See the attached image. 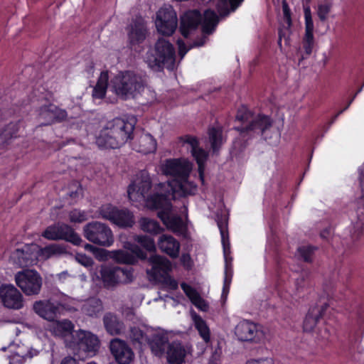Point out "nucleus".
Returning a JSON list of instances; mask_svg holds the SVG:
<instances>
[{
    "instance_id": "15",
    "label": "nucleus",
    "mask_w": 364,
    "mask_h": 364,
    "mask_svg": "<svg viewBox=\"0 0 364 364\" xmlns=\"http://www.w3.org/2000/svg\"><path fill=\"white\" fill-rule=\"evenodd\" d=\"M37 245L25 244L21 248H16L11 255V260L18 267H32L37 264Z\"/></svg>"
},
{
    "instance_id": "37",
    "label": "nucleus",
    "mask_w": 364,
    "mask_h": 364,
    "mask_svg": "<svg viewBox=\"0 0 364 364\" xmlns=\"http://www.w3.org/2000/svg\"><path fill=\"white\" fill-rule=\"evenodd\" d=\"M244 0H218L217 10L221 17L228 16L235 12Z\"/></svg>"
},
{
    "instance_id": "34",
    "label": "nucleus",
    "mask_w": 364,
    "mask_h": 364,
    "mask_svg": "<svg viewBox=\"0 0 364 364\" xmlns=\"http://www.w3.org/2000/svg\"><path fill=\"white\" fill-rule=\"evenodd\" d=\"M36 250L37 252L38 259H41L44 260L65 252V247L58 244H50L44 247H41L37 245V249Z\"/></svg>"
},
{
    "instance_id": "30",
    "label": "nucleus",
    "mask_w": 364,
    "mask_h": 364,
    "mask_svg": "<svg viewBox=\"0 0 364 364\" xmlns=\"http://www.w3.org/2000/svg\"><path fill=\"white\" fill-rule=\"evenodd\" d=\"M20 121L11 122L0 128V146L2 147L9 144V141L13 138H16L18 135L20 129Z\"/></svg>"
},
{
    "instance_id": "46",
    "label": "nucleus",
    "mask_w": 364,
    "mask_h": 364,
    "mask_svg": "<svg viewBox=\"0 0 364 364\" xmlns=\"http://www.w3.org/2000/svg\"><path fill=\"white\" fill-rule=\"evenodd\" d=\"M58 328L63 333L65 337L66 346H68V340H71L72 334L77 331L73 330V323L70 321L65 319L58 323Z\"/></svg>"
},
{
    "instance_id": "14",
    "label": "nucleus",
    "mask_w": 364,
    "mask_h": 364,
    "mask_svg": "<svg viewBox=\"0 0 364 364\" xmlns=\"http://www.w3.org/2000/svg\"><path fill=\"white\" fill-rule=\"evenodd\" d=\"M152 187V181L149 173L146 170H141L136 178L127 188L129 199L137 201L141 198H146Z\"/></svg>"
},
{
    "instance_id": "20",
    "label": "nucleus",
    "mask_w": 364,
    "mask_h": 364,
    "mask_svg": "<svg viewBox=\"0 0 364 364\" xmlns=\"http://www.w3.org/2000/svg\"><path fill=\"white\" fill-rule=\"evenodd\" d=\"M203 16L198 10H189L181 17L179 31L185 38H188L191 31L198 28L201 24Z\"/></svg>"
},
{
    "instance_id": "61",
    "label": "nucleus",
    "mask_w": 364,
    "mask_h": 364,
    "mask_svg": "<svg viewBox=\"0 0 364 364\" xmlns=\"http://www.w3.org/2000/svg\"><path fill=\"white\" fill-rule=\"evenodd\" d=\"M231 282H230L229 279H223V286L221 294V299L223 300L227 299L228 295L230 292Z\"/></svg>"
},
{
    "instance_id": "4",
    "label": "nucleus",
    "mask_w": 364,
    "mask_h": 364,
    "mask_svg": "<svg viewBox=\"0 0 364 364\" xmlns=\"http://www.w3.org/2000/svg\"><path fill=\"white\" fill-rule=\"evenodd\" d=\"M146 58L149 67L153 70L161 71L164 68L172 70L176 62V50L169 41L160 38L154 49L147 52Z\"/></svg>"
},
{
    "instance_id": "36",
    "label": "nucleus",
    "mask_w": 364,
    "mask_h": 364,
    "mask_svg": "<svg viewBox=\"0 0 364 364\" xmlns=\"http://www.w3.org/2000/svg\"><path fill=\"white\" fill-rule=\"evenodd\" d=\"M152 353L159 357L165 353L166 348H168V338L166 336L155 334L149 342Z\"/></svg>"
},
{
    "instance_id": "7",
    "label": "nucleus",
    "mask_w": 364,
    "mask_h": 364,
    "mask_svg": "<svg viewBox=\"0 0 364 364\" xmlns=\"http://www.w3.org/2000/svg\"><path fill=\"white\" fill-rule=\"evenodd\" d=\"M83 235L90 242L102 247H109L114 242L111 228L106 224L92 221L83 227Z\"/></svg>"
},
{
    "instance_id": "23",
    "label": "nucleus",
    "mask_w": 364,
    "mask_h": 364,
    "mask_svg": "<svg viewBox=\"0 0 364 364\" xmlns=\"http://www.w3.org/2000/svg\"><path fill=\"white\" fill-rule=\"evenodd\" d=\"M148 35V29L144 20L135 18L129 26L127 33L129 43L132 46L142 43Z\"/></svg>"
},
{
    "instance_id": "32",
    "label": "nucleus",
    "mask_w": 364,
    "mask_h": 364,
    "mask_svg": "<svg viewBox=\"0 0 364 364\" xmlns=\"http://www.w3.org/2000/svg\"><path fill=\"white\" fill-rule=\"evenodd\" d=\"M134 149L139 153L148 154L156 150V141L150 134H142L135 144Z\"/></svg>"
},
{
    "instance_id": "22",
    "label": "nucleus",
    "mask_w": 364,
    "mask_h": 364,
    "mask_svg": "<svg viewBox=\"0 0 364 364\" xmlns=\"http://www.w3.org/2000/svg\"><path fill=\"white\" fill-rule=\"evenodd\" d=\"M305 34L302 39V48L306 56H309L313 51L315 41L314 37V21L309 7L304 8Z\"/></svg>"
},
{
    "instance_id": "40",
    "label": "nucleus",
    "mask_w": 364,
    "mask_h": 364,
    "mask_svg": "<svg viewBox=\"0 0 364 364\" xmlns=\"http://www.w3.org/2000/svg\"><path fill=\"white\" fill-rule=\"evenodd\" d=\"M191 154L198 164L199 178L203 183L205 163L208 159V154L203 149L200 148L199 146L196 149L191 150Z\"/></svg>"
},
{
    "instance_id": "2",
    "label": "nucleus",
    "mask_w": 364,
    "mask_h": 364,
    "mask_svg": "<svg viewBox=\"0 0 364 364\" xmlns=\"http://www.w3.org/2000/svg\"><path fill=\"white\" fill-rule=\"evenodd\" d=\"M234 129L240 136L247 139L255 135H263L273 125L270 116L264 114H255L247 106L242 105L237 110Z\"/></svg>"
},
{
    "instance_id": "17",
    "label": "nucleus",
    "mask_w": 364,
    "mask_h": 364,
    "mask_svg": "<svg viewBox=\"0 0 364 364\" xmlns=\"http://www.w3.org/2000/svg\"><path fill=\"white\" fill-rule=\"evenodd\" d=\"M157 217L161 220L167 230L171 231L178 236L185 237L187 234L188 226L182 218L176 214H173L172 210L158 211Z\"/></svg>"
},
{
    "instance_id": "19",
    "label": "nucleus",
    "mask_w": 364,
    "mask_h": 364,
    "mask_svg": "<svg viewBox=\"0 0 364 364\" xmlns=\"http://www.w3.org/2000/svg\"><path fill=\"white\" fill-rule=\"evenodd\" d=\"M168 188L171 191L173 200L176 198H185L194 196L197 192V186L188 181V178L181 180H171L168 182Z\"/></svg>"
},
{
    "instance_id": "11",
    "label": "nucleus",
    "mask_w": 364,
    "mask_h": 364,
    "mask_svg": "<svg viewBox=\"0 0 364 364\" xmlns=\"http://www.w3.org/2000/svg\"><path fill=\"white\" fill-rule=\"evenodd\" d=\"M68 112L56 105L48 102L38 109V120L41 126H50L65 122Z\"/></svg>"
},
{
    "instance_id": "57",
    "label": "nucleus",
    "mask_w": 364,
    "mask_h": 364,
    "mask_svg": "<svg viewBox=\"0 0 364 364\" xmlns=\"http://www.w3.org/2000/svg\"><path fill=\"white\" fill-rule=\"evenodd\" d=\"M181 139L186 144L191 146V150L196 149L199 146V141L196 136L191 135H185L181 137Z\"/></svg>"
},
{
    "instance_id": "8",
    "label": "nucleus",
    "mask_w": 364,
    "mask_h": 364,
    "mask_svg": "<svg viewBox=\"0 0 364 364\" xmlns=\"http://www.w3.org/2000/svg\"><path fill=\"white\" fill-rule=\"evenodd\" d=\"M68 348L73 350H82L87 355H95L100 348V340L90 331L79 330L68 340Z\"/></svg>"
},
{
    "instance_id": "12",
    "label": "nucleus",
    "mask_w": 364,
    "mask_h": 364,
    "mask_svg": "<svg viewBox=\"0 0 364 364\" xmlns=\"http://www.w3.org/2000/svg\"><path fill=\"white\" fill-rule=\"evenodd\" d=\"M155 24L158 32L163 36H171L177 28V14L171 6L161 7L156 13Z\"/></svg>"
},
{
    "instance_id": "38",
    "label": "nucleus",
    "mask_w": 364,
    "mask_h": 364,
    "mask_svg": "<svg viewBox=\"0 0 364 364\" xmlns=\"http://www.w3.org/2000/svg\"><path fill=\"white\" fill-rule=\"evenodd\" d=\"M208 136L213 154H218L223 144V129L212 127L208 129Z\"/></svg>"
},
{
    "instance_id": "53",
    "label": "nucleus",
    "mask_w": 364,
    "mask_h": 364,
    "mask_svg": "<svg viewBox=\"0 0 364 364\" xmlns=\"http://www.w3.org/2000/svg\"><path fill=\"white\" fill-rule=\"evenodd\" d=\"M144 332L139 327H132L130 328V338L135 342L141 344L145 337Z\"/></svg>"
},
{
    "instance_id": "54",
    "label": "nucleus",
    "mask_w": 364,
    "mask_h": 364,
    "mask_svg": "<svg viewBox=\"0 0 364 364\" xmlns=\"http://www.w3.org/2000/svg\"><path fill=\"white\" fill-rule=\"evenodd\" d=\"M157 281L167 286L171 290H176L178 287V282L168 274L163 277H159V280Z\"/></svg>"
},
{
    "instance_id": "27",
    "label": "nucleus",
    "mask_w": 364,
    "mask_h": 364,
    "mask_svg": "<svg viewBox=\"0 0 364 364\" xmlns=\"http://www.w3.org/2000/svg\"><path fill=\"white\" fill-rule=\"evenodd\" d=\"M159 250L171 258L178 257L180 252V242L172 235L163 234L158 240Z\"/></svg>"
},
{
    "instance_id": "47",
    "label": "nucleus",
    "mask_w": 364,
    "mask_h": 364,
    "mask_svg": "<svg viewBox=\"0 0 364 364\" xmlns=\"http://www.w3.org/2000/svg\"><path fill=\"white\" fill-rule=\"evenodd\" d=\"M332 9V4L328 1H326L323 4L318 5L317 16L321 22H326L328 18V14Z\"/></svg>"
},
{
    "instance_id": "25",
    "label": "nucleus",
    "mask_w": 364,
    "mask_h": 364,
    "mask_svg": "<svg viewBox=\"0 0 364 364\" xmlns=\"http://www.w3.org/2000/svg\"><path fill=\"white\" fill-rule=\"evenodd\" d=\"M34 311L41 317L50 321H54L60 314V305L58 303L47 301H37L33 304Z\"/></svg>"
},
{
    "instance_id": "52",
    "label": "nucleus",
    "mask_w": 364,
    "mask_h": 364,
    "mask_svg": "<svg viewBox=\"0 0 364 364\" xmlns=\"http://www.w3.org/2000/svg\"><path fill=\"white\" fill-rule=\"evenodd\" d=\"M181 287L191 303L199 300L200 295L195 288L185 282L181 284Z\"/></svg>"
},
{
    "instance_id": "10",
    "label": "nucleus",
    "mask_w": 364,
    "mask_h": 364,
    "mask_svg": "<svg viewBox=\"0 0 364 364\" xmlns=\"http://www.w3.org/2000/svg\"><path fill=\"white\" fill-rule=\"evenodd\" d=\"M100 276L106 288L113 287L119 283L128 284L133 280V269L102 266Z\"/></svg>"
},
{
    "instance_id": "55",
    "label": "nucleus",
    "mask_w": 364,
    "mask_h": 364,
    "mask_svg": "<svg viewBox=\"0 0 364 364\" xmlns=\"http://www.w3.org/2000/svg\"><path fill=\"white\" fill-rule=\"evenodd\" d=\"M282 11L284 21L289 28L292 25L291 12L288 3L285 0L282 1Z\"/></svg>"
},
{
    "instance_id": "43",
    "label": "nucleus",
    "mask_w": 364,
    "mask_h": 364,
    "mask_svg": "<svg viewBox=\"0 0 364 364\" xmlns=\"http://www.w3.org/2000/svg\"><path fill=\"white\" fill-rule=\"evenodd\" d=\"M317 249L316 247L313 245H304L298 247L297 251L299 256L304 262L311 263L313 262V257Z\"/></svg>"
},
{
    "instance_id": "50",
    "label": "nucleus",
    "mask_w": 364,
    "mask_h": 364,
    "mask_svg": "<svg viewBox=\"0 0 364 364\" xmlns=\"http://www.w3.org/2000/svg\"><path fill=\"white\" fill-rule=\"evenodd\" d=\"M124 247L129 250L135 258H139L140 259H146L147 257V254L145 251H144L139 245L132 242H126L124 245Z\"/></svg>"
},
{
    "instance_id": "18",
    "label": "nucleus",
    "mask_w": 364,
    "mask_h": 364,
    "mask_svg": "<svg viewBox=\"0 0 364 364\" xmlns=\"http://www.w3.org/2000/svg\"><path fill=\"white\" fill-rule=\"evenodd\" d=\"M109 350L118 364H129L134 353L127 343L119 338H113L109 343Z\"/></svg>"
},
{
    "instance_id": "13",
    "label": "nucleus",
    "mask_w": 364,
    "mask_h": 364,
    "mask_svg": "<svg viewBox=\"0 0 364 364\" xmlns=\"http://www.w3.org/2000/svg\"><path fill=\"white\" fill-rule=\"evenodd\" d=\"M161 170L164 175L173 177L172 180L186 179L189 178L192 164L183 158L168 159L161 164Z\"/></svg>"
},
{
    "instance_id": "16",
    "label": "nucleus",
    "mask_w": 364,
    "mask_h": 364,
    "mask_svg": "<svg viewBox=\"0 0 364 364\" xmlns=\"http://www.w3.org/2000/svg\"><path fill=\"white\" fill-rule=\"evenodd\" d=\"M0 299L4 307L18 310L23 307V297L20 291L11 284L0 286Z\"/></svg>"
},
{
    "instance_id": "6",
    "label": "nucleus",
    "mask_w": 364,
    "mask_h": 364,
    "mask_svg": "<svg viewBox=\"0 0 364 364\" xmlns=\"http://www.w3.org/2000/svg\"><path fill=\"white\" fill-rule=\"evenodd\" d=\"M100 214L102 218L110 221L119 228H132L135 224V216L128 208H119L112 204H105L100 207Z\"/></svg>"
},
{
    "instance_id": "24",
    "label": "nucleus",
    "mask_w": 364,
    "mask_h": 364,
    "mask_svg": "<svg viewBox=\"0 0 364 364\" xmlns=\"http://www.w3.org/2000/svg\"><path fill=\"white\" fill-rule=\"evenodd\" d=\"M149 262L152 267L147 271L154 280H159V277H163L171 270L170 261L161 255H154L149 257Z\"/></svg>"
},
{
    "instance_id": "48",
    "label": "nucleus",
    "mask_w": 364,
    "mask_h": 364,
    "mask_svg": "<svg viewBox=\"0 0 364 364\" xmlns=\"http://www.w3.org/2000/svg\"><path fill=\"white\" fill-rule=\"evenodd\" d=\"M68 218L70 223H82L87 220V215L85 210L75 208L69 212Z\"/></svg>"
},
{
    "instance_id": "39",
    "label": "nucleus",
    "mask_w": 364,
    "mask_h": 364,
    "mask_svg": "<svg viewBox=\"0 0 364 364\" xmlns=\"http://www.w3.org/2000/svg\"><path fill=\"white\" fill-rule=\"evenodd\" d=\"M139 225L141 230L154 235L161 234L164 231L159 222L149 218H141Z\"/></svg>"
},
{
    "instance_id": "58",
    "label": "nucleus",
    "mask_w": 364,
    "mask_h": 364,
    "mask_svg": "<svg viewBox=\"0 0 364 364\" xmlns=\"http://www.w3.org/2000/svg\"><path fill=\"white\" fill-rule=\"evenodd\" d=\"M177 44L178 46V53L181 58L183 56L192 48L191 44L190 43L188 46H186L184 41L181 39H178L177 41Z\"/></svg>"
},
{
    "instance_id": "29",
    "label": "nucleus",
    "mask_w": 364,
    "mask_h": 364,
    "mask_svg": "<svg viewBox=\"0 0 364 364\" xmlns=\"http://www.w3.org/2000/svg\"><path fill=\"white\" fill-rule=\"evenodd\" d=\"M186 355V351L181 343L173 341L168 345L166 358L169 364H182Z\"/></svg>"
},
{
    "instance_id": "31",
    "label": "nucleus",
    "mask_w": 364,
    "mask_h": 364,
    "mask_svg": "<svg viewBox=\"0 0 364 364\" xmlns=\"http://www.w3.org/2000/svg\"><path fill=\"white\" fill-rule=\"evenodd\" d=\"M219 23V17L217 14L211 9H207L204 12L202 20V33L205 35L212 34L216 29Z\"/></svg>"
},
{
    "instance_id": "5",
    "label": "nucleus",
    "mask_w": 364,
    "mask_h": 364,
    "mask_svg": "<svg viewBox=\"0 0 364 364\" xmlns=\"http://www.w3.org/2000/svg\"><path fill=\"white\" fill-rule=\"evenodd\" d=\"M41 236L48 240H63L75 246H80L82 242L80 235L70 225L61 222L48 225L42 232Z\"/></svg>"
},
{
    "instance_id": "9",
    "label": "nucleus",
    "mask_w": 364,
    "mask_h": 364,
    "mask_svg": "<svg viewBox=\"0 0 364 364\" xmlns=\"http://www.w3.org/2000/svg\"><path fill=\"white\" fill-rule=\"evenodd\" d=\"M16 285L27 296L37 295L42 287V277L34 269H24L15 275Z\"/></svg>"
},
{
    "instance_id": "26",
    "label": "nucleus",
    "mask_w": 364,
    "mask_h": 364,
    "mask_svg": "<svg viewBox=\"0 0 364 364\" xmlns=\"http://www.w3.org/2000/svg\"><path fill=\"white\" fill-rule=\"evenodd\" d=\"M172 199L171 191L168 190L164 193H154L146 197V204L151 209L159 210V211L172 210Z\"/></svg>"
},
{
    "instance_id": "41",
    "label": "nucleus",
    "mask_w": 364,
    "mask_h": 364,
    "mask_svg": "<svg viewBox=\"0 0 364 364\" xmlns=\"http://www.w3.org/2000/svg\"><path fill=\"white\" fill-rule=\"evenodd\" d=\"M195 327L198 330L200 336L205 343H208L210 339V330L205 321L198 315L194 317Z\"/></svg>"
},
{
    "instance_id": "56",
    "label": "nucleus",
    "mask_w": 364,
    "mask_h": 364,
    "mask_svg": "<svg viewBox=\"0 0 364 364\" xmlns=\"http://www.w3.org/2000/svg\"><path fill=\"white\" fill-rule=\"evenodd\" d=\"M223 255L225 259V269H233L232 267V258L228 261V255H230V243L228 241L227 245L223 246Z\"/></svg>"
},
{
    "instance_id": "62",
    "label": "nucleus",
    "mask_w": 364,
    "mask_h": 364,
    "mask_svg": "<svg viewBox=\"0 0 364 364\" xmlns=\"http://www.w3.org/2000/svg\"><path fill=\"white\" fill-rule=\"evenodd\" d=\"M246 364H275L271 358L251 359L247 361Z\"/></svg>"
},
{
    "instance_id": "1",
    "label": "nucleus",
    "mask_w": 364,
    "mask_h": 364,
    "mask_svg": "<svg viewBox=\"0 0 364 364\" xmlns=\"http://www.w3.org/2000/svg\"><path fill=\"white\" fill-rule=\"evenodd\" d=\"M136 119L125 120L114 118L108 122L96 137V144L100 149H118L133 139Z\"/></svg>"
},
{
    "instance_id": "42",
    "label": "nucleus",
    "mask_w": 364,
    "mask_h": 364,
    "mask_svg": "<svg viewBox=\"0 0 364 364\" xmlns=\"http://www.w3.org/2000/svg\"><path fill=\"white\" fill-rule=\"evenodd\" d=\"M134 240L143 247L146 251L150 252H156V244L154 240L147 235H136L134 236Z\"/></svg>"
},
{
    "instance_id": "28",
    "label": "nucleus",
    "mask_w": 364,
    "mask_h": 364,
    "mask_svg": "<svg viewBox=\"0 0 364 364\" xmlns=\"http://www.w3.org/2000/svg\"><path fill=\"white\" fill-rule=\"evenodd\" d=\"M328 305L325 304L321 307L310 308L304 320L303 329L305 332H311L320 323Z\"/></svg>"
},
{
    "instance_id": "64",
    "label": "nucleus",
    "mask_w": 364,
    "mask_h": 364,
    "mask_svg": "<svg viewBox=\"0 0 364 364\" xmlns=\"http://www.w3.org/2000/svg\"><path fill=\"white\" fill-rule=\"evenodd\" d=\"M208 36L203 33L200 37L197 38L195 41H193L191 44V47L197 48L203 46L206 41H208Z\"/></svg>"
},
{
    "instance_id": "51",
    "label": "nucleus",
    "mask_w": 364,
    "mask_h": 364,
    "mask_svg": "<svg viewBox=\"0 0 364 364\" xmlns=\"http://www.w3.org/2000/svg\"><path fill=\"white\" fill-rule=\"evenodd\" d=\"M124 247L129 250L135 258H139L140 259H146L147 257V254L145 251H144L139 245L132 242H126L124 245Z\"/></svg>"
},
{
    "instance_id": "60",
    "label": "nucleus",
    "mask_w": 364,
    "mask_h": 364,
    "mask_svg": "<svg viewBox=\"0 0 364 364\" xmlns=\"http://www.w3.org/2000/svg\"><path fill=\"white\" fill-rule=\"evenodd\" d=\"M181 262L183 264V266L187 269H190L192 267V259L191 255L188 253H184L181 255Z\"/></svg>"
},
{
    "instance_id": "59",
    "label": "nucleus",
    "mask_w": 364,
    "mask_h": 364,
    "mask_svg": "<svg viewBox=\"0 0 364 364\" xmlns=\"http://www.w3.org/2000/svg\"><path fill=\"white\" fill-rule=\"evenodd\" d=\"M77 261L85 267H90L93 264V259L85 254H77Z\"/></svg>"
},
{
    "instance_id": "44",
    "label": "nucleus",
    "mask_w": 364,
    "mask_h": 364,
    "mask_svg": "<svg viewBox=\"0 0 364 364\" xmlns=\"http://www.w3.org/2000/svg\"><path fill=\"white\" fill-rule=\"evenodd\" d=\"M217 225L220 230V236H221V242L223 246L224 245H227L228 241L229 240V234L228 229V219L225 216H218L217 217Z\"/></svg>"
},
{
    "instance_id": "63",
    "label": "nucleus",
    "mask_w": 364,
    "mask_h": 364,
    "mask_svg": "<svg viewBox=\"0 0 364 364\" xmlns=\"http://www.w3.org/2000/svg\"><path fill=\"white\" fill-rule=\"evenodd\" d=\"M318 337L322 340H328L331 335L330 329L327 326H324L323 328L318 327Z\"/></svg>"
},
{
    "instance_id": "21",
    "label": "nucleus",
    "mask_w": 364,
    "mask_h": 364,
    "mask_svg": "<svg viewBox=\"0 0 364 364\" xmlns=\"http://www.w3.org/2000/svg\"><path fill=\"white\" fill-rule=\"evenodd\" d=\"M235 333L240 341L257 342L261 332L255 323L243 320L236 326Z\"/></svg>"
},
{
    "instance_id": "49",
    "label": "nucleus",
    "mask_w": 364,
    "mask_h": 364,
    "mask_svg": "<svg viewBox=\"0 0 364 364\" xmlns=\"http://www.w3.org/2000/svg\"><path fill=\"white\" fill-rule=\"evenodd\" d=\"M86 314L90 316H96L102 309V302L100 299L90 300L84 307Z\"/></svg>"
},
{
    "instance_id": "33",
    "label": "nucleus",
    "mask_w": 364,
    "mask_h": 364,
    "mask_svg": "<svg viewBox=\"0 0 364 364\" xmlns=\"http://www.w3.org/2000/svg\"><path fill=\"white\" fill-rule=\"evenodd\" d=\"M106 331L111 335H119L124 328V323L117 316L107 314L103 318Z\"/></svg>"
},
{
    "instance_id": "3",
    "label": "nucleus",
    "mask_w": 364,
    "mask_h": 364,
    "mask_svg": "<svg viewBox=\"0 0 364 364\" xmlns=\"http://www.w3.org/2000/svg\"><path fill=\"white\" fill-rule=\"evenodd\" d=\"M144 87L141 75L132 70L120 71L110 81L111 91L122 100L136 98Z\"/></svg>"
},
{
    "instance_id": "45",
    "label": "nucleus",
    "mask_w": 364,
    "mask_h": 364,
    "mask_svg": "<svg viewBox=\"0 0 364 364\" xmlns=\"http://www.w3.org/2000/svg\"><path fill=\"white\" fill-rule=\"evenodd\" d=\"M113 258L122 264H133L136 262V258L132 254L122 250L113 252Z\"/></svg>"
},
{
    "instance_id": "35",
    "label": "nucleus",
    "mask_w": 364,
    "mask_h": 364,
    "mask_svg": "<svg viewBox=\"0 0 364 364\" xmlns=\"http://www.w3.org/2000/svg\"><path fill=\"white\" fill-rule=\"evenodd\" d=\"M109 81L108 71L101 72L95 86L93 87L92 96L94 100H102L105 98Z\"/></svg>"
}]
</instances>
